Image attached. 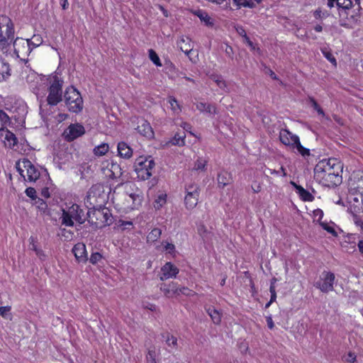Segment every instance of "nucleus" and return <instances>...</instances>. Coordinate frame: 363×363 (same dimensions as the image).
Instances as JSON below:
<instances>
[{"label":"nucleus","mask_w":363,"mask_h":363,"mask_svg":"<svg viewBox=\"0 0 363 363\" xmlns=\"http://www.w3.org/2000/svg\"><path fill=\"white\" fill-rule=\"evenodd\" d=\"M342 165L335 158L323 160L314 168L315 176L335 184L340 180V171Z\"/></svg>","instance_id":"obj_1"},{"label":"nucleus","mask_w":363,"mask_h":363,"mask_svg":"<svg viewBox=\"0 0 363 363\" xmlns=\"http://www.w3.org/2000/svg\"><path fill=\"white\" fill-rule=\"evenodd\" d=\"M15 37L14 24L6 15H0V50L7 52Z\"/></svg>","instance_id":"obj_2"},{"label":"nucleus","mask_w":363,"mask_h":363,"mask_svg":"<svg viewBox=\"0 0 363 363\" xmlns=\"http://www.w3.org/2000/svg\"><path fill=\"white\" fill-rule=\"evenodd\" d=\"M86 216L87 221L96 228L110 225L113 223V217L110 210L101 206L98 208L95 207L90 208L86 213Z\"/></svg>","instance_id":"obj_3"},{"label":"nucleus","mask_w":363,"mask_h":363,"mask_svg":"<svg viewBox=\"0 0 363 363\" xmlns=\"http://www.w3.org/2000/svg\"><path fill=\"white\" fill-rule=\"evenodd\" d=\"M352 191L349 211L352 215L354 224H359L362 223V218L359 214L363 213V187H357Z\"/></svg>","instance_id":"obj_4"},{"label":"nucleus","mask_w":363,"mask_h":363,"mask_svg":"<svg viewBox=\"0 0 363 363\" xmlns=\"http://www.w3.org/2000/svg\"><path fill=\"white\" fill-rule=\"evenodd\" d=\"M61 219L62 225L73 226V220H75L79 224H83L87 220V216H85L84 210L79 205L72 204L67 211H62Z\"/></svg>","instance_id":"obj_5"},{"label":"nucleus","mask_w":363,"mask_h":363,"mask_svg":"<svg viewBox=\"0 0 363 363\" xmlns=\"http://www.w3.org/2000/svg\"><path fill=\"white\" fill-rule=\"evenodd\" d=\"M155 167L154 160L150 157L140 156L135 162V171L141 180H147L152 175Z\"/></svg>","instance_id":"obj_6"},{"label":"nucleus","mask_w":363,"mask_h":363,"mask_svg":"<svg viewBox=\"0 0 363 363\" xmlns=\"http://www.w3.org/2000/svg\"><path fill=\"white\" fill-rule=\"evenodd\" d=\"M65 101L68 110L78 113L83 109V99L79 91L74 86L67 87L65 90Z\"/></svg>","instance_id":"obj_7"},{"label":"nucleus","mask_w":363,"mask_h":363,"mask_svg":"<svg viewBox=\"0 0 363 363\" xmlns=\"http://www.w3.org/2000/svg\"><path fill=\"white\" fill-rule=\"evenodd\" d=\"M63 80L58 76L52 77V80L48 88V96H47V103L50 106H56L62 101V86Z\"/></svg>","instance_id":"obj_8"},{"label":"nucleus","mask_w":363,"mask_h":363,"mask_svg":"<svg viewBox=\"0 0 363 363\" xmlns=\"http://www.w3.org/2000/svg\"><path fill=\"white\" fill-rule=\"evenodd\" d=\"M335 274L331 272L324 271L322 273L321 279L314 284V286L323 293H328L334 290Z\"/></svg>","instance_id":"obj_9"},{"label":"nucleus","mask_w":363,"mask_h":363,"mask_svg":"<svg viewBox=\"0 0 363 363\" xmlns=\"http://www.w3.org/2000/svg\"><path fill=\"white\" fill-rule=\"evenodd\" d=\"M13 47V50L16 55L19 57L28 55L31 50V40H26L22 38H13L11 43Z\"/></svg>","instance_id":"obj_10"},{"label":"nucleus","mask_w":363,"mask_h":363,"mask_svg":"<svg viewBox=\"0 0 363 363\" xmlns=\"http://www.w3.org/2000/svg\"><path fill=\"white\" fill-rule=\"evenodd\" d=\"M85 133L84 127L79 123L70 124L64 131L63 135L67 141H73Z\"/></svg>","instance_id":"obj_11"},{"label":"nucleus","mask_w":363,"mask_h":363,"mask_svg":"<svg viewBox=\"0 0 363 363\" xmlns=\"http://www.w3.org/2000/svg\"><path fill=\"white\" fill-rule=\"evenodd\" d=\"M87 199L92 201L104 202L106 199V194L104 192V186L101 184H94L87 193Z\"/></svg>","instance_id":"obj_12"},{"label":"nucleus","mask_w":363,"mask_h":363,"mask_svg":"<svg viewBox=\"0 0 363 363\" xmlns=\"http://www.w3.org/2000/svg\"><path fill=\"white\" fill-rule=\"evenodd\" d=\"M137 123V127L135 129L143 136L147 139H152L154 138V131L150 123L143 118H135V120L133 121V123Z\"/></svg>","instance_id":"obj_13"},{"label":"nucleus","mask_w":363,"mask_h":363,"mask_svg":"<svg viewBox=\"0 0 363 363\" xmlns=\"http://www.w3.org/2000/svg\"><path fill=\"white\" fill-rule=\"evenodd\" d=\"M23 167L26 169L28 180L35 182L40 177V172L28 159L22 161Z\"/></svg>","instance_id":"obj_14"},{"label":"nucleus","mask_w":363,"mask_h":363,"mask_svg":"<svg viewBox=\"0 0 363 363\" xmlns=\"http://www.w3.org/2000/svg\"><path fill=\"white\" fill-rule=\"evenodd\" d=\"M162 274L160 276V279L162 281L176 277L177 274L179 273V269L173 264L172 262H167L162 268H161Z\"/></svg>","instance_id":"obj_15"},{"label":"nucleus","mask_w":363,"mask_h":363,"mask_svg":"<svg viewBox=\"0 0 363 363\" xmlns=\"http://www.w3.org/2000/svg\"><path fill=\"white\" fill-rule=\"evenodd\" d=\"M72 252L78 262H86L87 261V255L84 244L79 242L74 245L72 248Z\"/></svg>","instance_id":"obj_16"},{"label":"nucleus","mask_w":363,"mask_h":363,"mask_svg":"<svg viewBox=\"0 0 363 363\" xmlns=\"http://www.w3.org/2000/svg\"><path fill=\"white\" fill-rule=\"evenodd\" d=\"M160 290L164 293V296L168 298L179 296V286L175 282H171L169 284H161Z\"/></svg>","instance_id":"obj_17"},{"label":"nucleus","mask_w":363,"mask_h":363,"mask_svg":"<svg viewBox=\"0 0 363 363\" xmlns=\"http://www.w3.org/2000/svg\"><path fill=\"white\" fill-rule=\"evenodd\" d=\"M294 137H298L296 135L292 134L286 129H282L279 133V140L285 145L294 148Z\"/></svg>","instance_id":"obj_18"},{"label":"nucleus","mask_w":363,"mask_h":363,"mask_svg":"<svg viewBox=\"0 0 363 363\" xmlns=\"http://www.w3.org/2000/svg\"><path fill=\"white\" fill-rule=\"evenodd\" d=\"M10 76V65L4 59L0 57V82L6 81Z\"/></svg>","instance_id":"obj_19"},{"label":"nucleus","mask_w":363,"mask_h":363,"mask_svg":"<svg viewBox=\"0 0 363 363\" xmlns=\"http://www.w3.org/2000/svg\"><path fill=\"white\" fill-rule=\"evenodd\" d=\"M118 152L121 157L125 159H129L133 155V150L127 143L124 142L118 143Z\"/></svg>","instance_id":"obj_20"},{"label":"nucleus","mask_w":363,"mask_h":363,"mask_svg":"<svg viewBox=\"0 0 363 363\" xmlns=\"http://www.w3.org/2000/svg\"><path fill=\"white\" fill-rule=\"evenodd\" d=\"M162 338L165 341L168 347L172 349L177 348V338L169 333H164L161 334Z\"/></svg>","instance_id":"obj_21"},{"label":"nucleus","mask_w":363,"mask_h":363,"mask_svg":"<svg viewBox=\"0 0 363 363\" xmlns=\"http://www.w3.org/2000/svg\"><path fill=\"white\" fill-rule=\"evenodd\" d=\"M293 184L296 189L297 192L298 193L302 200L305 201H312L314 199V196L309 191L303 188L301 186L297 185L294 183Z\"/></svg>","instance_id":"obj_22"},{"label":"nucleus","mask_w":363,"mask_h":363,"mask_svg":"<svg viewBox=\"0 0 363 363\" xmlns=\"http://www.w3.org/2000/svg\"><path fill=\"white\" fill-rule=\"evenodd\" d=\"M199 194H186L184 202L187 208H194L198 203Z\"/></svg>","instance_id":"obj_23"},{"label":"nucleus","mask_w":363,"mask_h":363,"mask_svg":"<svg viewBox=\"0 0 363 363\" xmlns=\"http://www.w3.org/2000/svg\"><path fill=\"white\" fill-rule=\"evenodd\" d=\"M217 180L218 186L221 188H224L226 185H228L230 183L231 177L228 172H222L218 174Z\"/></svg>","instance_id":"obj_24"},{"label":"nucleus","mask_w":363,"mask_h":363,"mask_svg":"<svg viewBox=\"0 0 363 363\" xmlns=\"http://www.w3.org/2000/svg\"><path fill=\"white\" fill-rule=\"evenodd\" d=\"M196 108L201 112H206L210 114H216L217 113L216 108L210 104L199 102L196 104Z\"/></svg>","instance_id":"obj_25"},{"label":"nucleus","mask_w":363,"mask_h":363,"mask_svg":"<svg viewBox=\"0 0 363 363\" xmlns=\"http://www.w3.org/2000/svg\"><path fill=\"white\" fill-rule=\"evenodd\" d=\"M207 313L211 318L213 322L215 324H219L221 321V314L220 313L216 310L214 307L210 306L206 309Z\"/></svg>","instance_id":"obj_26"},{"label":"nucleus","mask_w":363,"mask_h":363,"mask_svg":"<svg viewBox=\"0 0 363 363\" xmlns=\"http://www.w3.org/2000/svg\"><path fill=\"white\" fill-rule=\"evenodd\" d=\"M4 139L5 145L9 148H12L16 145L17 138L16 135L8 130L6 131Z\"/></svg>","instance_id":"obj_27"},{"label":"nucleus","mask_w":363,"mask_h":363,"mask_svg":"<svg viewBox=\"0 0 363 363\" xmlns=\"http://www.w3.org/2000/svg\"><path fill=\"white\" fill-rule=\"evenodd\" d=\"M127 202H132V208H138L141 205L142 197L137 194H130L128 195V198L126 199Z\"/></svg>","instance_id":"obj_28"},{"label":"nucleus","mask_w":363,"mask_h":363,"mask_svg":"<svg viewBox=\"0 0 363 363\" xmlns=\"http://www.w3.org/2000/svg\"><path fill=\"white\" fill-rule=\"evenodd\" d=\"M211 79H212L221 89L228 91V88L226 84V82L223 79V77L220 75L212 74L210 77Z\"/></svg>","instance_id":"obj_29"},{"label":"nucleus","mask_w":363,"mask_h":363,"mask_svg":"<svg viewBox=\"0 0 363 363\" xmlns=\"http://www.w3.org/2000/svg\"><path fill=\"white\" fill-rule=\"evenodd\" d=\"M294 148L296 147L298 152L303 157L308 156L310 155V150L308 148L303 147L300 143L298 137H294Z\"/></svg>","instance_id":"obj_30"},{"label":"nucleus","mask_w":363,"mask_h":363,"mask_svg":"<svg viewBox=\"0 0 363 363\" xmlns=\"http://www.w3.org/2000/svg\"><path fill=\"white\" fill-rule=\"evenodd\" d=\"M162 230L160 228H154L147 236V242H154L157 241L161 236Z\"/></svg>","instance_id":"obj_31"},{"label":"nucleus","mask_w":363,"mask_h":363,"mask_svg":"<svg viewBox=\"0 0 363 363\" xmlns=\"http://www.w3.org/2000/svg\"><path fill=\"white\" fill-rule=\"evenodd\" d=\"M109 150V146L107 143H102L94 149V153L96 156L104 155Z\"/></svg>","instance_id":"obj_32"},{"label":"nucleus","mask_w":363,"mask_h":363,"mask_svg":"<svg viewBox=\"0 0 363 363\" xmlns=\"http://www.w3.org/2000/svg\"><path fill=\"white\" fill-rule=\"evenodd\" d=\"M177 45L179 49L186 55H189V53L191 51L190 45L186 43V40L184 38H182L179 40Z\"/></svg>","instance_id":"obj_33"},{"label":"nucleus","mask_w":363,"mask_h":363,"mask_svg":"<svg viewBox=\"0 0 363 363\" xmlns=\"http://www.w3.org/2000/svg\"><path fill=\"white\" fill-rule=\"evenodd\" d=\"M111 172L113 177H120L123 176V170L120 164L113 163L111 167Z\"/></svg>","instance_id":"obj_34"},{"label":"nucleus","mask_w":363,"mask_h":363,"mask_svg":"<svg viewBox=\"0 0 363 363\" xmlns=\"http://www.w3.org/2000/svg\"><path fill=\"white\" fill-rule=\"evenodd\" d=\"M197 16H199L201 21L205 23L206 25L211 26L213 24L211 21V18L206 12L199 11L197 13Z\"/></svg>","instance_id":"obj_35"},{"label":"nucleus","mask_w":363,"mask_h":363,"mask_svg":"<svg viewBox=\"0 0 363 363\" xmlns=\"http://www.w3.org/2000/svg\"><path fill=\"white\" fill-rule=\"evenodd\" d=\"M149 57L150 60L157 67H161L162 63L157 54L152 50H149Z\"/></svg>","instance_id":"obj_36"},{"label":"nucleus","mask_w":363,"mask_h":363,"mask_svg":"<svg viewBox=\"0 0 363 363\" xmlns=\"http://www.w3.org/2000/svg\"><path fill=\"white\" fill-rule=\"evenodd\" d=\"M156 352L155 347L149 348L146 355L147 363H157L156 362Z\"/></svg>","instance_id":"obj_37"},{"label":"nucleus","mask_w":363,"mask_h":363,"mask_svg":"<svg viewBox=\"0 0 363 363\" xmlns=\"http://www.w3.org/2000/svg\"><path fill=\"white\" fill-rule=\"evenodd\" d=\"M186 193L199 195L200 188L197 184H190L186 186Z\"/></svg>","instance_id":"obj_38"},{"label":"nucleus","mask_w":363,"mask_h":363,"mask_svg":"<svg viewBox=\"0 0 363 363\" xmlns=\"http://www.w3.org/2000/svg\"><path fill=\"white\" fill-rule=\"evenodd\" d=\"M337 6L347 10L352 8V2L351 0H337Z\"/></svg>","instance_id":"obj_39"},{"label":"nucleus","mask_w":363,"mask_h":363,"mask_svg":"<svg viewBox=\"0 0 363 363\" xmlns=\"http://www.w3.org/2000/svg\"><path fill=\"white\" fill-rule=\"evenodd\" d=\"M186 135L184 134V135H180L179 134H175L174 137L173 138L172 143L174 145H179L182 146L184 145V138Z\"/></svg>","instance_id":"obj_40"},{"label":"nucleus","mask_w":363,"mask_h":363,"mask_svg":"<svg viewBox=\"0 0 363 363\" xmlns=\"http://www.w3.org/2000/svg\"><path fill=\"white\" fill-rule=\"evenodd\" d=\"M166 203V195H160L155 200L154 207L157 209L160 208Z\"/></svg>","instance_id":"obj_41"},{"label":"nucleus","mask_w":363,"mask_h":363,"mask_svg":"<svg viewBox=\"0 0 363 363\" xmlns=\"http://www.w3.org/2000/svg\"><path fill=\"white\" fill-rule=\"evenodd\" d=\"M322 52L324 55V57L330 61L333 65L336 66L337 62L335 57L333 56V55L331 53V52L326 50H322Z\"/></svg>","instance_id":"obj_42"},{"label":"nucleus","mask_w":363,"mask_h":363,"mask_svg":"<svg viewBox=\"0 0 363 363\" xmlns=\"http://www.w3.org/2000/svg\"><path fill=\"white\" fill-rule=\"evenodd\" d=\"M206 162L205 160L199 158L196 161L194 169L196 170H204Z\"/></svg>","instance_id":"obj_43"},{"label":"nucleus","mask_w":363,"mask_h":363,"mask_svg":"<svg viewBox=\"0 0 363 363\" xmlns=\"http://www.w3.org/2000/svg\"><path fill=\"white\" fill-rule=\"evenodd\" d=\"M309 100L312 107L318 113V114L324 116L325 113L323 110L320 108V106L318 104L317 101L312 97H310Z\"/></svg>","instance_id":"obj_44"},{"label":"nucleus","mask_w":363,"mask_h":363,"mask_svg":"<svg viewBox=\"0 0 363 363\" xmlns=\"http://www.w3.org/2000/svg\"><path fill=\"white\" fill-rule=\"evenodd\" d=\"M320 225L322 226V228L324 230H325L329 233L332 234L333 236H337V234L336 231L335 230V229L333 227L330 226L328 225V223H325V222H320Z\"/></svg>","instance_id":"obj_45"},{"label":"nucleus","mask_w":363,"mask_h":363,"mask_svg":"<svg viewBox=\"0 0 363 363\" xmlns=\"http://www.w3.org/2000/svg\"><path fill=\"white\" fill-rule=\"evenodd\" d=\"M102 259V255L99 252H94L91 254L89 262L93 264H97Z\"/></svg>","instance_id":"obj_46"},{"label":"nucleus","mask_w":363,"mask_h":363,"mask_svg":"<svg viewBox=\"0 0 363 363\" xmlns=\"http://www.w3.org/2000/svg\"><path fill=\"white\" fill-rule=\"evenodd\" d=\"M25 193L27 196L30 197L32 200H36L38 197L36 195V191L33 187H28L26 189Z\"/></svg>","instance_id":"obj_47"},{"label":"nucleus","mask_w":363,"mask_h":363,"mask_svg":"<svg viewBox=\"0 0 363 363\" xmlns=\"http://www.w3.org/2000/svg\"><path fill=\"white\" fill-rule=\"evenodd\" d=\"M179 295L183 294L186 296H191L195 294L194 291H193L192 290L189 289V288L184 287V286L181 287V288L179 287Z\"/></svg>","instance_id":"obj_48"},{"label":"nucleus","mask_w":363,"mask_h":363,"mask_svg":"<svg viewBox=\"0 0 363 363\" xmlns=\"http://www.w3.org/2000/svg\"><path fill=\"white\" fill-rule=\"evenodd\" d=\"M169 102L171 105L172 109L174 111H181V108L179 107L178 101H177V99L175 98L169 97Z\"/></svg>","instance_id":"obj_49"},{"label":"nucleus","mask_w":363,"mask_h":363,"mask_svg":"<svg viewBox=\"0 0 363 363\" xmlns=\"http://www.w3.org/2000/svg\"><path fill=\"white\" fill-rule=\"evenodd\" d=\"M35 203L38 205V207L39 209H40L43 212L45 211V210L47 209L48 206H47L46 203L42 199L38 198L35 200Z\"/></svg>","instance_id":"obj_50"},{"label":"nucleus","mask_w":363,"mask_h":363,"mask_svg":"<svg viewBox=\"0 0 363 363\" xmlns=\"http://www.w3.org/2000/svg\"><path fill=\"white\" fill-rule=\"evenodd\" d=\"M11 309V306H0V315L3 318H6L9 314V312Z\"/></svg>","instance_id":"obj_51"},{"label":"nucleus","mask_w":363,"mask_h":363,"mask_svg":"<svg viewBox=\"0 0 363 363\" xmlns=\"http://www.w3.org/2000/svg\"><path fill=\"white\" fill-rule=\"evenodd\" d=\"M30 250L35 251L36 255H38L40 258L45 256L43 251L42 250L39 249L37 247L36 244H33V245L30 246Z\"/></svg>","instance_id":"obj_52"},{"label":"nucleus","mask_w":363,"mask_h":363,"mask_svg":"<svg viewBox=\"0 0 363 363\" xmlns=\"http://www.w3.org/2000/svg\"><path fill=\"white\" fill-rule=\"evenodd\" d=\"M0 121L5 124L10 121L9 116L2 110H0Z\"/></svg>","instance_id":"obj_53"},{"label":"nucleus","mask_w":363,"mask_h":363,"mask_svg":"<svg viewBox=\"0 0 363 363\" xmlns=\"http://www.w3.org/2000/svg\"><path fill=\"white\" fill-rule=\"evenodd\" d=\"M313 216L315 218H318V221L320 222V220L323 218V212L321 209H315L314 211H313Z\"/></svg>","instance_id":"obj_54"},{"label":"nucleus","mask_w":363,"mask_h":363,"mask_svg":"<svg viewBox=\"0 0 363 363\" xmlns=\"http://www.w3.org/2000/svg\"><path fill=\"white\" fill-rule=\"evenodd\" d=\"M42 43V40L38 38L35 37V35L31 39V45L33 47H38Z\"/></svg>","instance_id":"obj_55"},{"label":"nucleus","mask_w":363,"mask_h":363,"mask_svg":"<svg viewBox=\"0 0 363 363\" xmlns=\"http://www.w3.org/2000/svg\"><path fill=\"white\" fill-rule=\"evenodd\" d=\"M241 6H243V7H248V8H255V4L252 1H247V0H244L242 3H241Z\"/></svg>","instance_id":"obj_56"},{"label":"nucleus","mask_w":363,"mask_h":363,"mask_svg":"<svg viewBox=\"0 0 363 363\" xmlns=\"http://www.w3.org/2000/svg\"><path fill=\"white\" fill-rule=\"evenodd\" d=\"M356 360V356L354 353L350 352L346 357V362L347 363H353Z\"/></svg>","instance_id":"obj_57"},{"label":"nucleus","mask_w":363,"mask_h":363,"mask_svg":"<svg viewBox=\"0 0 363 363\" xmlns=\"http://www.w3.org/2000/svg\"><path fill=\"white\" fill-rule=\"evenodd\" d=\"M16 168L17 171L18 172V173L21 174V176L24 179V180H26V177L23 174L24 170L21 167L19 162H16Z\"/></svg>","instance_id":"obj_58"},{"label":"nucleus","mask_w":363,"mask_h":363,"mask_svg":"<svg viewBox=\"0 0 363 363\" xmlns=\"http://www.w3.org/2000/svg\"><path fill=\"white\" fill-rule=\"evenodd\" d=\"M41 196L46 199L50 197L49 189L48 187H45L42 189Z\"/></svg>","instance_id":"obj_59"},{"label":"nucleus","mask_w":363,"mask_h":363,"mask_svg":"<svg viewBox=\"0 0 363 363\" xmlns=\"http://www.w3.org/2000/svg\"><path fill=\"white\" fill-rule=\"evenodd\" d=\"M267 326L269 329H273L274 328V322L272 320V318L271 316H267Z\"/></svg>","instance_id":"obj_60"},{"label":"nucleus","mask_w":363,"mask_h":363,"mask_svg":"<svg viewBox=\"0 0 363 363\" xmlns=\"http://www.w3.org/2000/svg\"><path fill=\"white\" fill-rule=\"evenodd\" d=\"M164 247L169 253H172L175 249L174 245L172 243H167Z\"/></svg>","instance_id":"obj_61"},{"label":"nucleus","mask_w":363,"mask_h":363,"mask_svg":"<svg viewBox=\"0 0 363 363\" xmlns=\"http://www.w3.org/2000/svg\"><path fill=\"white\" fill-rule=\"evenodd\" d=\"M237 31L239 33V35L242 36L244 38H245V36H247L245 29L241 26L237 28Z\"/></svg>","instance_id":"obj_62"},{"label":"nucleus","mask_w":363,"mask_h":363,"mask_svg":"<svg viewBox=\"0 0 363 363\" xmlns=\"http://www.w3.org/2000/svg\"><path fill=\"white\" fill-rule=\"evenodd\" d=\"M61 6L63 10H66L69 6L68 0H60Z\"/></svg>","instance_id":"obj_63"},{"label":"nucleus","mask_w":363,"mask_h":363,"mask_svg":"<svg viewBox=\"0 0 363 363\" xmlns=\"http://www.w3.org/2000/svg\"><path fill=\"white\" fill-rule=\"evenodd\" d=\"M244 40L245 42L252 48V49H255V46H254V44L250 40V39L249 38L248 36H245V38H244Z\"/></svg>","instance_id":"obj_64"}]
</instances>
